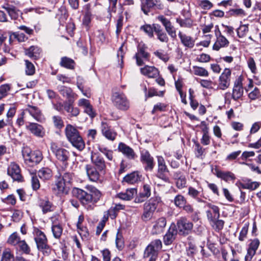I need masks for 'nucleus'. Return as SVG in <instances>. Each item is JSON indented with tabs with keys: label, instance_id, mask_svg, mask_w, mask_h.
<instances>
[{
	"label": "nucleus",
	"instance_id": "1",
	"mask_svg": "<svg viewBox=\"0 0 261 261\" xmlns=\"http://www.w3.org/2000/svg\"><path fill=\"white\" fill-rule=\"evenodd\" d=\"M85 189L86 191L76 188L73 190V193L83 205L89 208L100 200L102 194L96 187L91 185L86 186Z\"/></svg>",
	"mask_w": 261,
	"mask_h": 261
},
{
	"label": "nucleus",
	"instance_id": "2",
	"mask_svg": "<svg viewBox=\"0 0 261 261\" xmlns=\"http://www.w3.org/2000/svg\"><path fill=\"white\" fill-rule=\"evenodd\" d=\"M65 132L68 140L72 146L80 151L83 150L85 148V144L82 137L80 135L79 131L72 125L67 124Z\"/></svg>",
	"mask_w": 261,
	"mask_h": 261
},
{
	"label": "nucleus",
	"instance_id": "3",
	"mask_svg": "<svg viewBox=\"0 0 261 261\" xmlns=\"http://www.w3.org/2000/svg\"><path fill=\"white\" fill-rule=\"evenodd\" d=\"M160 201L161 199L160 197H153L144 204L143 212L141 216V219L143 221L146 222L152 219L153 214Z\"/></svg>",
	"mask_w": 261,
	"mask_h": 261
},
{
	"label": "nucleus",
	"instance_id": "4",
	"mask_svg": "<svg viewBox=\"0 0 261 261\" xmlns=\"http://www.w3.org/2000/svg\"><path fill=\"white\" fill-rule=\"evenodd\" d=\"M22 154L25 164L31 166L39 163L43 159L41 151L39 150L32 151L28 147H25L22 149Z\"/></svg>",
	"mask_w": 261,
	"mask_h": 261
},
{
	"label": "nucleus",
	"instance_id": "5",
	"mask_svg": "<svg viewBox=\"0 0 261 261\" xmlns=\"http://www.w3.org/2000/svg\"><path fill=\"white\" fill-rule=\"evenodd\" d=\"M34 239L37 245L38 249L43 253L48 254L50 252L49 246L47 244V240L43 232L38 228L34 230Z\"/></svg>",
	"mask_w": 261,
	"mask_h": 261
},
{
	"label": "nucleus",
	"instance_id": "6",
	"mask_svg": "<svg viewBox=\"0 0 261 261\" xmlns=\"http://www.w3.org/2000/svg\"><path fill=\"white\" fill-rule=\"evenodd\" d=\"M112 101L114 106L119 110L126 111L129 109V101L123 93H114L112 96Z\"/></svg>",
	"mask_w": 261,
	"mask_h": 261
},
{
	"label": "nucleus",
	"instance_id": "7",
	"mask_svg": "<svg viewBox=\"0 0 261 261\" xmlns=\"http://www.w3.org/2000/svg\"><path fill=\"white\" fill-rule=\"evenodd\" d=\"M162 247V242L160 240H155L151 242L145 250L144 257H150V259H156L158 252Z\"/></svg>",
	"mask_w": 261,
	"mask_h": 261
},
{
	"label": "nucleus",
	"instance_id": "8",
	"mask_svg": "<svg viewBox=\"0 0 261 261\" xmlns=\"http://www.w3.org/2000/svg\"><path fill=\"white\" fill-rule=\"evenodd\" d=\"M177 231L180 235L187 236L192 231L193 224L186 217H181L177 221Z\"/></svg>",
	"mask_w": 261,
	"mask_h": 261
},
{
	"label": "nucleus",
	"instance_id": "9",
	"mask_svg": "<svg viewBox=\"0 0 261 261\" xmlns=\"http://www.w3.org/2000/svg\"><path fill=\"white\" fill-rule=\"evenodd\" d=\"M50 150L59 161L63 163L68 161L69 152L66 149L60 147L55 142H51L50 143Z\"/></svg>",
	"mask_w": 261,
	"mask_h": 261
},
{
	"label": "nucleus",
	"instance_id": "10",
	"mask_svg": "<svg viewBox=\"0 0 261 261\" xmlns=\"http://www.w3.org/2000/svg\"><path fill=\"white\" fill-rule=\"evenodd\" d=\"M140 161L144 165L145 170L151 171L153 170L155 165L154 159L148 150L143 149L141 151Z\"/></svg>",
	"mask_w": 261,
	"mask_h": 261
},
{
	"label": "nucleus",
	"instance_id": "11",
	"mask_svg": "<svg viewBox=\"0 0 261 261\" xmlns=\"http://www.w3.org/2000/svg\"><path fill=\"white\" fill-rule=\"evenodd\" d=\"M158 161V171L156 176L162 180L167 181L168 178L166 173L169 172L165 161L163 156L158 155L156 156Z\"/></svg>",
	"mask_w": 261,
	"mask_h": 261
},
{
	"label": "nucleus",
	"instance_id": "12",
	"mask_svg": "<svg viewBox=\"0 0 261 261\" xmlns=\"http://www.w3.org/2000/svg\"><path fill=\"white\" fill-rule=\"evenodd\" d=\"M7 174L13 180L22 181L23 179L19 165L15 162H11L7 169Z\"/></svg>",
	"mask_w": 261,
	"mask_h": 261
},
{
	"label": "nucleus",
	"instance_id": "13",
	"mask_svg": "<svg viewBox=\"0 0 261 261\" xmlns=\"http://www.w3.org/2000/svg\"><path fill=\"white\" fill-rule=\"evenodd\" d=\"M236 185L240 190L241 189H244L253 191L259 187L260 183L259 182L252 181L251 179L248 178H244L241 180H238L236 183Z\"/></svg>",
	"mask_w": 261,
	"mask_h": 261
},
{
	"label": "nucleus",
	"instance_id": "14",
	"mask_svg": "<svg viewBox=\"0 0 261 261\" xmlns=\"http://www.w3.org/2000/svg\"><path fill=\"white\" fill-rule=\"evenodd\" d=\"M55 184L52 187L54 193L58 196H62L68 193L69 188L64 181L61 180L57 176Z\"/></svg>",
	"mask_w": 261,
	"mask_h": 261
},
{
	"label": "nucleus",
	"instance_id": "15",
	"mask_svg": "<svg viewBox=\"0 0 261 261\" xmlns=\"http://www.w3.org/2000/svg\"><path fill=\"white\" fill-rule=\"evenodd\" d=\"M151 195V187L149 185L145 184L142 190L137 195L134 202L136 203H140L144 202Z\"/></svg>",
	"mask_w": 261,
	"mask_h": 261
},
{
	"label": "nucleus",
	"instance_id": "16",
	"mask_svg": "<svg viewBox=\"0 0 261 261\" xmlns=\"http://www.w3.org/2000/svg\"><path fill=\"white\" fill-rule=\"evenodd\" d=\"M26 128L34 136L42 138L45 134V130L43 127L36 123H30L26 126Z\"/></svg>",
	"mask_w": 261,
	"mask_h": 261
},
{
	"label": "nucleus",
	"instance_id": "17",
	"mask_svg": "<svg viewBox=\"0 0 261 261\" xmlns=\"http://www.w3.org/2000/svg\"><path fill=\"white\" fill-rule=\"evenodd\" d=\"M24 112L28 113L35 120L42 122L44 120V116L40 109L35 106H28Z\"/></svg>",
	"mask_w": 261,
	"mask_h": 261
},
{
	"label": "nucleus",
	"instance_id": "18",
	"mask_svg": "<svg viewBox=\"0 0 261 261\" xmlns=\"http://www.w3.org/2000/svg\"><path fill=\"white\" fill-rule=\"evenodd\" d=\"M158 19L162 23L169 35L172 38H175L176 37V31L171 22L163 15L159 16Z\"/></svg>",
	"mask_w": 261,
	"mask_h": 261
},
{
	"label": "nucleus",
	"instance_id": "19",
	"mask_svg": "<svg viewBox=\"0 0 261 261\" xmlns=\"http://www.w3.org/2000/svg\"><path fill=\"white\" fill-rule=\"evenodd\" d=\"M146 47L144 44L140 43L138 46V52L135 55L137 64L138 66H141L143 64V58L145 60H148L149 54L146 51Z\"/></svg>",
	"mask_w": 261,
	"mask_h": 261
},
{
	"label": "nucleus",
	"instance_id": "20",
	"mask_svg": "<svg viewBox=\"0 0 261 261\" xmlns=\"http://www.w3.org/2000/svg\"><path fill=\"white\" fill-rule=\"evenodd\" d=\"M242 77L240 76L234 82V87L232 90V97L234 99H237L240 98L243 93V88L242 85Z\"/></svg>",
	"mask_w": 261,
	"mask_h": 261
},
{
	"label": "nucleus",
	"instance_id": "21",
	"mask_svg": "<svg viewBox=\"0 0 261 261\" xmlns=\"http://www.w3.org/2000/svg\"><path fill=\"white\" fill-rule=\"evenodd\" d=\"M91 160L92 163L100 171L104 170L106 163L103 158L97 152H91Z\"/></svg>",
	"mask_w": 261,
	"mask_h": 261
},
{
	"label": "nucleus",
	"instance_id": "22",
	"mask_svg": "<svg viewBox=\"0 0 261 261\" xmlns=\"http://www.w3.org/2000/svg\"><path fill=\"white\" fill-rule=\"evenodd\" d=\"M167 223L166 219L165 217H161L154 221L152 228L153 234H160L162 233L166 227Z\"/></svg>",
	"mask_w": 261,
	"mask_h": 261
},
{
	"label": "nucleus",
	"instance_id": "23",
	"mask_svg": "<svg viewBox=\"0 0 261 261\" xmlns=\"http://www.w3.org/2000/svg\"><path fill=\"white\" fill-rule=\"evenodd\" d=\"M101 130L102 135L108 140L114 141L117 136V133L110 128L108 124L105 122L101 124Z\"/></svg>",
	"mask_w": 261,
	"mask_h": 261
},
{
	"label": "nucleus",
	"instance_id": "24",
	"mask_svg": "<svg viewBox=\"0 0 261 261\" xmlns=\"http://www.w3.org/2000/svg\"><path fill=\"white\" fill-rule=\"evenodd\" d=\"M178 37L183 46L188 48H192L195 45V40L193 37L181 32L178 33Z\"/></svg>",
	"mask_w": 261,
	"mask_h": 261
},
{
	"label": "nucleus",
	"instance_id": "25",
	"mask_svg": "<svg viewBox=\"0 0 261 261\" xmlns=\"http://www.w3.org/2000/svg\"><path fill=\"white\" fill-rule=\"evenodd\" d=\"M87 175L89 180L96 182L99 179V174L96 169L91 165H86L85 167Z\"/></svg>",
	"mask_w": 261,
	"mask_h": 261
},
{
	"label": "nucleus",
	"instance_id": "26",
	"mask_svg": "<svg viewBox=\"0 0 261 261\" xmlns=\"http://www.w3.org/2000/svg\"><path fill=\"white\" fill-rule=\"evenodd\" d=\"M177 230L175 229V225H171L168 232L164 237V242L166 245L171 244L175 238Z\"/></svg>",
	"mask_w": 261,
	"mask_h": 261
},
{
	"label": "nucleus",
	"instance_id": "27",
	"mask_svg": "<svg viewBox=\"0 0 261 261\" xmlns=\"http://www.w3.org/2000/svg\"><path fill=\"white\" fill-rule=\"evenodd\" d=\"M118 149L128 159L133 160L135 158L136 154L133 149L123 143H120Z\"/></svg>",
	"mask_w": 261,
	"mask_h": 261
},
{
	"label": "nucleus",
	"instance_id": "28",
	"mask_svg": "<svg viewBox=\"0 0 261 261\" xmlns=\"http://www.w3.org/2000/svg\"><path fill=\"white\" fill-rule=\"evenodd\" d=\"M141 72L150 78H154L158 76L159 72L154 66H145L141 68Z\"/></svg>",
	"mask_w": 261,
	"mask_h": 261
},
{
	"label": "nucleus",
	"instance_id": "29",
	"mask_svg": "<svg viewBox=\"0 0 261 261\" xmlns=\"http://www.w3.org/2000/svg\"><path fill=\"white\" fill-rule=\"evenodd\" d=\"M136 189L131 188L127 189L124 192H121L117 195V197L124 200H130L137 194Z\"/></svg>",
	"mask_w": 261,
	"mask_h": 261
},
{
	"label": "nucleus",
	"instance_id": "30",
	"mask_svg": "<svg viewBox=\"0 0 261 261\" xmlns=\"http://www.w3.org/2000/svg\"><path fill=\"white\" fill-rule=\"evenodd\" d=\"M154 31L157 36V38L162 42L167 43L169 41L168 37L166 33L161 29L160 25L153 24Z\"/></svg>",
	"mask_w": 261,
	"mask_h": 261
},
{
	"label": "nucleus",
	"instance_id": "31",
	"mask_svg": "<svg viewBox=\"0 0 261 261\" xmlns=\"http://www.w3.org/2000/svg\"><path fill=\"white\" fill-rule=\"evenodd\" d=\"M59 91L61 94L68 99L69 102H73L75 94L71 88L65 86H61L59 87Z\"/></svg>",
	"mask_w": 261,
	"mask_h": 261
},
{
	"label": "nucleus",
	"instance_id": "32",
	"mask_svg": "<svg viewBox=\"0 0 261 261\" xmlns=\"http://www.w3.org/2000/svg\"><path fill=\"white\" fill-rule=\"evenodd\" d=\"M207 217L211 223L213 221L218 219L219 217V213L218 207L215 205H213L210 210L206 211Z\"/></svg>",
	"mask_w": 261,
	"mask_h": 261
},
{
	"label": "nucleus",
	"instance_id": "33",
	"mask_svg": "<svg viewBox=\"0 0 261 261\" xmlns=\"http://www.w3.org/2000/svg\"><path fill=\"white\" fill-rule=\"evenodd\" d=\"M41 53V49L36 46H32L25 50V54L26 55L35 59L39 58Z\"/></svg>",
	"mask_w": 261,
	"mask_h": 261
},
{
	"label": "nucleus",
	"instance_id": "34",
	"mask_svg": "<svg viewBox=\"0 0 261 261\" xmlns=\"http://www.w3.org/2000/svg\"><path fill=\"white\" fill-rule=\"evenodd\" d=\"M141 177V176L138 172H133L126 175L123 178V181L128 184H134L140 181Z\"/></svg>",
	"mask_w": 261,
	"mask_h": 261
},
{
	"label": "nucleus",
	"instance_id": "35",
	"mask_svg": "<svg viewBox=\"0 0 261 261\" xmlns=\"http://www.w3.org/2000/svg\"><path fill=\"white\" fill-rule=\"evenodd\" d=\"M38 175L42 180H49L53 176V172L50 169L43 167L38 171Z\"/></svg>",
	"mask_w": 261,
	"mask_h": 261
},
{
	"label": "nucleus",
	"instance_id": "36",
	"mask_svg": "<svg viewBox=\"0 0 261 261\" xmlns=\"http://www.w3.org/2000/svg\"><path fill=\"white\" fill-rule=\"evenodd\" d=\"M174 177L176 179V186L177 188L181 189L186 187L187 180L184 175L180 172H176Z\"/></svg>",
	"mask_w": 261,
	"mask_h": 261
},
{
	"label": "nucleus",
	"instance_id": "37",
	"mask_svg": "<svg viewBox=\"0 0 261 261\" xmlns=\"http://www.w3.org/2000/svg\"><path fill=\"white\" fill-rule=\"evenodd\" d=\"M228 79V69L225 68L223 72L219 77V88L221 89L224 90L227 88V81Z\"/></svg>",
	"mask_w": 261,
	"mask_h": 261
},
{
	"label": "nucleus",
	"instance_id": "38",
	"mask_svg": "<svg viewBox=\"0 0 261 261\" xmlns=\"http://www.w3.org/2000/svg\"><path fill=\"white\" fill-rule=\"evenodd\" d=\"M156 0H141V9L144 14H148L150 8L156 5Z\"/></svg>",
	"mask_w": 261,
	"mask_h": 261
},
{
	"label": "nucleus",
	"instance_id": "39",
	"mask_svg": "<svg viewBox=\"0 0 261 261\" xmlns=\"http://www.w3.org/2000/svg\"><path fill=\"white\" fill-rule=\"evenodd\" d=\"M2 8L5 9L7 11L9 16L13 19H17L21 14L20 12L16 10V8L13 6H3Z\"/></svg>",
	"mask_w": 261,
	"mask_h": 261
},
{
	"label": "nucleus",
	"instance_id": "40",
	"mask_svg": "<svg viewBox=\"0 0 261 261\" xmlns=\"http://www.w3.org/2000/svg\"><path fill=\"white\" fill-rule=\"evenodd\" d=\"M202 190L201 188H199L198 189H196L194 187L190 186L188 188V195L196 199L198 202H201L202 200L199 197L200 195Z\"/></svg>",
	"mask_w": 261,
	"mask_h": 261
},
{
	"label": "nucleus",
	"instance_id": "41",
	"mask_svg": "<svg viewBox=\"0 0 261 261\" xmlns=\"http://www.w3.org/2000/svg\"><path fill=\"white\" fill-rule=\"evenodd\" d=\"M227 42V40L224 36L220 35L217 37V41L213 45V50H219L220 48L224 47Z\"/></svg>",
	"mask_w": 261,
	"mask_h": 261
},
{
	"label": "nucleus",
	"instance_id": "42",
	"mask_svg": "<svg viewBox=\"0 0 261 261\" xmlns=\"http://www.w3.org/2000/svg\"><path fill=\"white\" fill-rule=\"evenodd\" d=\"M176 21L182 28H191L193 25V21L190 18L182 19L178 17L176 18Z\"/></svg>",
	"mask_w": 261,
	"mask_h": 261
},
{
	"label": "nucleus",
	"instance_id": "43",
	"mask_svg": "<svg viewBox=\"0 0 261 261\" xmlns=\"http://www.w3.org/2000/svg\"><path fill=\"white\" fill-rule=\"evenodd\" d=\"M74 61L69 58L64 57L61 58L60 65L68 69H73L74 66Z\"/></svg>",
	"mask_w": 261,
	"mask_h": 261
},
{
	"label": "nucleus",
	"instance_id": "44",
	"mask_svg": "<svg viewBox=\"0 0 261 261\" xmlns=\"http://www.w3.org/2000/svg\"><path fill=\"white\" fill-rule=\"evenodd\" d=\"M39 206L41 207L43 213H46L51 211V204L47 200L40 199Z\"/></svg>",
	"mask_w": 261,
	"mask_h": 261
},
{
	"label": "nucleus",
	"instance_id": "45",
	"mask_svg": "<svg viewBox=\"0 0 261 261\" xmlns=\"http://www.w3.org/2000/svg\"><path fill=\"white\" fill-rule=\"evenodd\" d=\"M140 30L143 31L146 35L150 38L153 37L154 26L153 24L151 26L150 24H144L142 25L140 28Z\"/></svg>",
	"mask_w": 261,
	"mask_h": 261
},
{
	"label": "nucleus",
	"instance_id": "46",
	"mask_svg": "<svg viewBox=\"0 0 261 261\" xmlns=\"http://www.w3.org/2000/svg\"><path fill=\"white\" fill-rule=\"evenodd\" d=\"M51 230L54 237L56 239H59L62 234L63 228L61 225L55 224L53 225L51 227Z\"/></svg>",
	"mask_w": 261,
	"mask_h": 261
},
{
	"label": "nucleus",
	"instance_id": "47",
	"mask_svg": "<svg viewBox=\"0 0 261 261\" xmlns=\"http://www.w3.org/2000/svg\"><path fill=\"white\" fill-rule=\"evenodd\" d=\"M175 205L178 207H182L187 203L186 198L181 195H176L174 199Z\"/></svg>",
	"mask_w": 261,
	"mask_h": 261
},
{
	"label": "nucleus",
	"instance_id": "48",
	"mask_svg": "<svg viewBox=\"0 0 261 261\" xmlns=\"http://www.w3.org/2000/svg\"><path fill=\"white\" fill-rule=\"evenodd\" d=\"M25 73L28 75H32L35 72V68L32 63L30 62L29 60H25Z\"/></svg>",
	"mask_w": 261,
	"mask_h": 261
},
{
	"label": "nucleus",
	"instance_id": "49",
	"mask_svg": "<svg viewBox=\"0 0 261 261\" xmlns=\"http://www.w3.org/2000/svg\"><path fill=\"white\" fill-rule=\"evenodd\" d=\"M247 63L251 72L253 74H256L257 72V69L254 59L251 57H249L247 59Z\"/></svg>",
	"mask_w": 261,
	"mask_h": 261
},
{
	"label": "nucleus",
	"instance_id": "50",
	"mask_svg": "<svg viewBox=\"0 0 261 261\" xmlns=\"http://www.w3.org/2000/svg\"><path fill=\"white\" fill-rule=\"evenodd\" d=\"M194 74L201 76H207L208 75V71L203 67L198 66L193 67Z\"/></svg>",
	"mask_w": 261,
	"mask_h": 261
},
{
	"label": "nucleus",
	"instance_id": "51",
	"mask_svg": "<svg viewBox=\"0 0 261 261\" xmlns=\"http://www.w3.org/2000/svg\"><path fill=\"white\" fill-rule=\"evenodd\" d=\"M14 256L9 249H6L2 253L1 261H13Z\"/></svg>",
	"mask_w": 261,
	"mask_h": 261
},
{
	"label": "nucleus",
	"instance_id": "52",
	"mask_svg": "<svg viewBox=\"0 0 261 261\" xmlns=\"http://www.w3.org/2000/svg\"><path fill=\"white\" fill-rule=\"evenodd\" d=\"M115 244L117 248L119 250H122L124 246V240L122 238V236L121 234H119V232H117L116 240H115Z\"/></svg>",
	"mask_w": 261,
	"mask_h": 261
},
{
	"label": "nucleus",
	"instance_id": "53",
	"mask_svg": "<svg viewBox=\"0 0 261 261\" xmlns=\"http://www.w3.org/2000/svg\"><path fill=\"white\" fill-rule=\"evenodd\" d=\"M61 180L63 181L64 184L67 186L68 184L71 183L72 178L73 175L72 173L69 172H66L64 174L62 177H61V175H59V176H58Z\"/></svg>",
	"mask_w": 261,
	"mask_h": 261
},
{
	"label": "nucleus",
	"instance_id": "54",
	"mask_svg": "<svg viewBox=\"0 0 261 261\" xmlns=\"http://www.w3.org/2000/svg\"><path fill=\"white\" fill-rule=\"evenodd\" d=\"M249 223L248 222H246L244 224L239 235V239L240 241H243L246 238L248 228H249Z\"/></svg>",
	"mask_w": 261,
	"mask_h": 261
},
{
	"label": "nucleus",
	"instance_id": "55",
	"mask_svg": "<svg viewBox=\"0 0 261 261\" xmlns=\"http://www.w3.org/2000/svg\"><path fill=\"white\" fill-rule=\"evenodd\" d=\"M20 242L19 237L16 232L12 233L8 240V242L12 245H16Z\"/></svg>",
	"mask_w": 261,
	"mask_h": 261
},
{
	"label": "nucleus",
	"instance_id": "56",
	"mask_svg": "<svg viewBox=\"0 0 261 261\" xmlns=\"http://www.w3.org/2000/svg\"><path fill=\"white\" fill-rule=\"evenodd\" d=\"M54 124L56 127L61 128L64 126V122L62 118L59 116H54L53 117Z\"/></svg>",
	"mask_w": 261,
	"mask_h": 261
},
{
	"label": "nucleus",
	"instance_id": "57",
	"mask_svg": "<svg viewBox=\"0 0 261 261\" xmlns=\"http://www.w3.org/2000/svg\"><path fill=\"white\" fill-rule=\"evenodd\" d=\"M84 220V217L83 215H80L78 218V221L76 224L77 228L79 230V233L81 234L82 233H86L87 228L82 226V224Z\"/></svg>",
	"mask_w": 261,
	"mask_h": 261
},
{
	"label": "nucleus",
	"instance_id": "58",
	"mask_svg": "<svg viewBox=\"0 0 261 261\" xmlns=\"http://www.w3.org/2000/svg\"><path fill=\"white\" fill-rule=\"evenodd\" d=\"M259 96L260 92L259 89L256 87H255L253 90L248 93V97L252 100L257 99L259 97Z\"/></svg>",
	"mask_w": 261,
	"mask_h": 261
},
{
	"label": "nucleus",
	"instance_id": "59",
	"mask_svg": "<svg viewBox=\"0 0 261 261\" xmlns=\"http://www.w3.org/2000/svg\"><path fill=\"white\" fill-rule=\"evenodd\" d=\"M199 6L204 10H209L213 7V4L208 0H203L199 2Z\"/></svg>",
	"mask_w": 261,
	"mask_h": 261
},
{
	"label": "nucleus",
	"instance_id": "60",
	"mask_svg": "<svg viewBox=\"0 0 261 261\" xmlns=\"http://www.w3.org/2000/svg\"><path fill=\"white\" fill-rule=\"evenodd\" d=\"M32 187L34 190H37L40 187L39 180L36 175H32L31 179Z\"/></svg>",
	"mask_w": 261,
	"mask_h": 261
},
{
	"label": "nucleus",
	"instance_id": "61",
	"mask_svg": "<svg viewBox=\"0 0 261 261\" xmlns=\"http://www.w3.org/2000/svg\"><path fill=\"white\" fill-rule=\"evenodd\" d=\"M90 105L91 103L89 100L85 98H81L77 101V106L84 109V110L88 107Z\"/></svg>",
	"mask_w": 261,
	"mask_h": 261
},
{
	"label": "nucleus",
	"instance_id": "62",
	"mask_svg": "<svg viewBox=\"0 0 261 261\" xmlns=\"http://www.w3.org/2000/svg\"><path fill=\"white\" fill-rule=\"evenodd\" d=\"M3 201L7 204H11L12 205H14L16 203V199L15 197L13 195H8L6 198L4 199Z\"/></svg>",
	"mask_w": 261,
	"mask_h": 261
},
{
	"label": "nucleus",
	"instance_id": "63",
	"mask_svg": "<svg viewBox=\"0 0 261 261\" xmlns=\"http://www.w3.org/2000/svg\"><path fill=\"white\" fill-rule=\"evenodd\" d=\"M12 36L20 42H24L27 39V37L25 35L22 33L15 32L13 33Z\"/></svg>",
	"mask_w": 261,
	"mask_h": 261
},
{
	"label": "nucleus",
	"instance_id": "64",
	"mask_svg": "<svg viewBox=\"0 0 261 261\" xmlns=\"http://www.w3.org/2000/svg\"><path fill=\"white\" fill-rule=\"evenodd\" d=\"M259 241L257 239L252 240L251 241V242L249 245L248 248L256 251L259 245Z\"/></svg>",
	"mask_w": 261,
	"mask_h": 261
}]
</instances>
